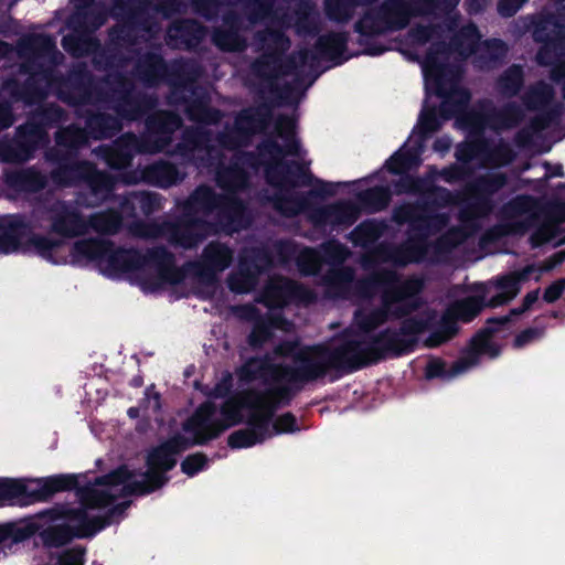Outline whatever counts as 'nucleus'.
Here are the masks:
<instances>
[{"label":"nucleus","mask_w":565,"mask_h":565,"mask_svg":"<svg viewBox=\"0 0 565 565\" xmlns=\"http://www.w3.org/2000/svg\"><path fill=\"white\" fill-rule=\"evenodd\" d=\"M434 320V311H424L402 320L398 329L388 327L376 334L363 337L370 365L386 358H398L413 352L418 343V335L431 328Z\"/></svg>","instance_id":"obj_9"},{"label":"nucleus","mask_w":565,"mask_h":565,"mask_svg":"<svg viewBox=\"0 0 565 565\" xmlns=\"http://www.w3.org/2000/svg\"><path fill=\"white\" fill-rule=\"evenodd\" d=\"M168 71L169 65L163 56L153 51L139 56L134 66L136 77L147 87H156L164 82Z\"/></svg>","instance_id":"obj_39"},{"label":"nucleus","mask_w":565,"mask_h":565,"mask_svg":"<svg viewBox=\"0 0 565 565\" xmlns=\"http://www.w3.org/2000/svg\"><path fill=\"white\" fill-rule=\"evenodd\" d=\"M184 178L185 173L177 164L166 160L154 161L139 170V179L142 182L161 189L177 185Z\"/></svg>","instance_id":"obj_37"},{"label":"nucleus","mask_w":565,"mask_h":565,"mask_svg":"<svg viewBox=\"0 0 565 565\" xmlns=\"http://www.w3.org/2000/svg\"><path fill=\"white\" fill-rule=\"evenodd\" d=\"M534 270V265H526L520 270L501 275L495 279L494 287L514 299L521 290V284L526 281Z\"/></svg>","instance_id":"obj_58"},{"label":"nucleus","mask_w":565,"mask_h":565,"mask_svg":"<svg viewBox=\"0 0 565 565\" xmlns=\"http://www.w3.org/2000/svg\"><path fill=\"white\" fill-rule=\"evenodd\" d=\"M243 383L260 381L264 390L284 385L282 363H274L267 355L248 358L236 371Z\"/></svg>","instance_id":"obj_25"},{"label":"nucleus","mask_w":565,"mask_h":565,"mask_svg":"<svg viewBox=\"0 0 565 565\" xmlns=\"http://www.w3.org/2000/svg\"><path fill=\"white\" fill-rule=\"evenodd\" d=\"M257 38L266 45V57L275 64L281 61L291 46L290 38L281 29L267 28L257 33Z\"/></svg>","instance_id":"obj_48"},{"label":"nucleus","mask_w":565,"mask_h":565,"mask_svg":"<svg viewBox=\"0 0 565 565\" xmlns=\"http://www.w3.org/2000/svg\"><path fill=\"white\" fill-rule=\"evenodd\" d=\"M422 305L423 301L419 295L414 296V298H406V300H402L395 305H388L387 308L381 303V308L373 309L364 315L359 321V326L363 331L370 332L385 323L388 317L403 320L412 317L411 315L417 311Z\"/></svg>","instance_id":"obj_28"},{"label":"nucleus","mask_w":565,"mask_h":565,"mask_svg":"<svg viewBox=\"0 0 565 565\" xmlns=\"http://www.w3.org/2000/svg\"><path fill=\"white\" fill-rule=\"evenodd\" d=\"M135 476L134 471L128 468L126 465H120L116 469L109 471L108 473L98 476L94 480L95 486L99 487H117L122 486L119 495L128 497V495H142L141 493H126V486L134 483L131 481Z\"/></svg>","instance_id":"obj_60"},{"label":"nucleus","mask_w":565,"mask_h":565,"mask_svg":"<svg viewBox=\"0 0 565 565\" xmlns=\"http://www.w3.org/2000/svg\"><path fill=\"white\" fill-rule=\"evenodd\" d=\"M186 437L175 434L156 447H152L146 457L148 470L143 473L145 480H135L134 483L126 486V493L150 494L162 488L168 481L167 472L171 471L177 465V456L193 446H200V439L196 434Z\"/></svg>","instance_id":"obj_10"},{"label":"nucleus","mask_w":565,"mask_h":565,"mask_svg":"<svg viewBox=\"0 0 565 565\" xmlns=\"http://www.w3.org/2000/svg\"><path fill=\"white\" fill-rule=\"evenodd\" d=\"M265 296L273 306H284L291 301L311 302L315 294L305 285L292 279L280 277L265 289Z\"/></svg>","instance_id":"obj_31"},{"label":"nucleus","mask_w":565,"mask_h":565,"mask_svg":"<svg viewBox=\"0 0 565 565\" xmlns=\"http://www.w3.org/2000/svg\"><path fill=\"white\" fill-rule=\"evenodd\" d=\"M525 84L523 66L512 64L507 67L495 79L494 89L501 97L511 99L519 96Z\"/></svg>","instance_id":"obj_46"},{"label":"nucleus","mask_w":565,"mask_h":565,"mask_svg":"<svg viewBox=\"0 0 565 565\" xmlns=\"http://www.w3.org/2000/svg\"><path fill=\"white\" fill-rule=\"evenodd\" d=\"M273 119L271 105L262 104L257 107L243 109L237 114L234 125L246 140L258 134L264 132Z\"/></svg>","instance_id":"obj_41"},{"label":"nucleus","mask_w":565,"mask_h":565,"mask_svg":"<svg viewBox=\"0 0 565 565\" xmlns=\"http://www.w3.org/2000/svg\"><path fill=\"white\" fill-rule=\"evenodd\" d=\"M278 387H270L268 390H258L260 395L256 407L247 408L248 415L244 419L249 430H253L258 438L264 443L267 438L273 436L270 425L275 413L281 408L291 405V401L286 402L277 393Z\"/></svg>","instance_id":"obj_16"},{"label":"nucleus","mask_w":565,"mask_h":565,"mask_svg":"<svg viewBox=\"0 0 565 565\" xmlns=\"http://www.w3.org/2000/svg\"><path fill=\"white\" fill-rule=\"evenodd\" d=\"M85 180L92 194L97 200L104 201L109 199L114 193L116 184L115 178L105 171L96 169L90 163H85Z\"/></svg>","instance_id":"obj_52"},{"label":"nucleus","mask_w":565,"mask_h":565,"mask_svg":"<svg viewBox=\"0 0 565 565\" xmlns=\"http://www.w3.org/2000/svg\"><path fill=\"white\" fill-rule=\"evenodd\" d=\"M238 164L245 169L257 171L264 167L266 182L280 191H289L297 186L316 184V188L307 194L287 195L277 193L274 196V206L282 214L294 216L309 206V198H327L337 194L340 186H347V182H328L316 178L309 168L299 161L284 160L282 146L273 138L263 139L256 147V151H236L233 154Z\"/></svg>","instance_id":"obj_1"},{"label":"nucleus","mask_w":565,"mask_h":565,"mask_svg":"<svg viewBox=\"0 0 565 565\" xmlns=\"http://www.w3.org/2000/svg\"><path fill=\"white\" fill-rule=\"evenodd\" d=\"M486 307L484 299L478 296L467 297L457 301L447 312L456 317V322H471Z\"/></svg>","instance_id":"obj_61"},{"label":"nucleus","mask_w":565,"mask_h":565,"mask_svg":"<svg viewBox=\"0 0 565 565\" xmlns=\"http://www.w3.org/2000/svg\"><path fill=\"white\" fill-rule=\"evenodd\" d=\"M273 119L271 105L262 104L257 107L243 109L237 114L234 125L246 140L258 134L264 132Z\"/></svg>","instance_id":"obj_40"},{"label":"nucleus","mask_w":565,"mask_h":565,"mask_svg":"<svg viewBox=\"0 0 565 565\" xmlns=\"http://www.w3.org/2000/svg\"><path fill=\"white\" fill-rule=\"evenodd\" d=\"M175 104L185 105L184 113L190 121L211 126L218 124L223 114L218 108L210 106V97L203 92H196L189 98L182 95Z\"/></svg>","instance_id":"obj_36"},{"label":"nucleus","mask_w":565,"mask_h":565,"mask_svg":"<svg viewBox=\"0 0 565 565\" xmlns=\"http://www.w3.org/2000/svg\"><path fill=\"white\" fill-rule=\"evenodd\" d=\"M510 324V317H491L487 319L486 326L479 329L470 339L468 348L460 358L465 361L468 369L478 363L480 355L487 354L490 358H497L501 353L499 344L492 341L493 337L503 331Z\"/></svg>","instance_id":"obj_18"},{"label":"nucleus","mask_w":565,"mask_h":565,"mask_svg":"<svg viewBox=\"0 0 565 565\" xmlns=\"http://www.w3.org/2000/svg\"><path fill=\"white\" fill-rule=\"evenodd\" d=\"M449 220L447 213L423 212L419 202L394 206L392 221L398 226L407 224L408 231L406 241L392 249L390 258L399 266L424 263L431 247L428 238L440 233Z\"/></svg>","instance_id":"obj_7"},{"label":"nucleus","mask_w":565,"mask_h":565,"mask_svg":"<svg viewBox=\"0 0 565 565\" xmlns=\"http://www.w3.org/2000/svg\"><path fill=\"white\" fill-rule=\"evenodd\" d=\"M70 483L67 476L18 480L19 505L44 500L56 491L67 489Z\"/></svg>","instance_id":"obj_29"},{"label":"nucleus","mask_w":565,"mask_h":565,"mask_svg":"<svg viewBox=\"0 0 565 565\" xmlns=\"http://www.w3.org/2000/svg\"><path fill=\"white\" fill-rule=\"evenodd\" d=\"M33 534H39L46 546L63 548L52 553L47 565H71V508L56 505L18 523L0 525V552L10 548Z\"/></svg>","instance_id":"obj_5"},{"label":"nucleus","mask_w":565,"mask_h":565,"mask_svg":"<svg viewBox=\"0 0 565 565\" xmlns=\"http://www.w3.org/2000/svg\"><path fill=\"white\" fill-rule=\"evenodd\" d=\"M199 76V67L193 63L175 61L171 66H169L164 82L169 84L171 89L170 103L175 104L185 92L195 94L199 89L196 86Z\"/></svg>","instance_id":"obj_30"},{"label":"nucleus","mask_w":565,"mask_h":565,"mask_svg":"<svg viewBox=\"0 0 565 565\" xmlns=\"http://www.w3.org/2000/svg\"><path fill=\"white\" fill-rule=\"evenodd\" d=\"M444 121L436 106L424 107L418 117L416 134L425 141L441 128Z\"/></svg>","instance_id":"obj_63"},{"label":"nucleus","mask_w":565,"mask_h":565,"mask_svg":"<svg viewBox=\"0 0 565 565\" xmlns=\"http://www.w3.org/2000/svg\"><path fill=\"white\" fill-rule=\"evenodd\" d=\"M554 97L553 86L544 81H539L527 88L521 99L527 110L536 111L551 108Z\"/></svg>","instance_id":"obj_49"},{"label":"nucleus","mask_w":565,"mask_h":565,"mask_svg":"<svg viewBox=\"0 0 565 565\" xmlns=\"http://www.w3.org/2000/svg\"><path fill=\"white\" fill-rule=\"evenodd\" d=\"M330 371L327 344L302 345L295 363H282L284 385L277 386V393L286 402H292L308 384L323 380Z\"/></svg>","instance_id":"obj_11"},{"label":"nucleus","mask_w":565,"mask_h":565,"mask_svg":"<svg viewBox=\"0 0 565 565\" xmlns=\"http://www.w3.org/2000/svg\"><path fill=\"white\" fill-rule=\"evenodd\" d=\"M424 286V280L418 276L413 275L403 279L397 271L381 268L359 279L355 289L361 297L367 299L380 292L381 303L387 308L388 305L420 295Z\"/></svg>","instance_id":"obj_12"},{"label":"nucleus","mask_w":565,"mask_h":565,"mask_svg":"<svg viewBox=\"0 0 565 565\" xmlns=\"http://www.w3.org/2000/svg\"><path fill=\"white\" fill-rule=\"evenodd\" d=\"M362 7L359 0H324L326 17L334 23L344 24L351 21L356 8Z\"/></svg>","instance_id":"obj_57"},{"label":"nucleus","mask_w":565,"mask_h":565,"mask_svg":"<svg viewBox=\"0 0 565 565\" xmlns=\"http://www.w3.org/2000/svg\"><path fill=\"white\" fill-rule=\"evenodd\" d=\"M215 183L226 193L235 194L245 190L249 183V173L232 156L226 164L223 154L216 151Z\"/></svg>","instance_id":"obj_32"},{"label":"nucleus","mask_w":565,"mask_h":565,"mask_svg":"<svg viewBox=\"0 0 565 565\" xmlns=\"http://www.w3.org/2000/svg\"><path fill=\"white\" fill-rule=\"evenodd\" d=\"M467 237L468 235L463 228L459 226L450 227L431 243L433 252L437 257L447 255L462 244Z\"/></svg>","instance_id":"obj_62"},{"label":"nucleus","mask_w":565,"mask_h":565,"mask_svg":"<svg viewBox=\"0 0 565 565\" xmlns=\"http://www.w3.org/2000/svg\"><path fill=\"white\" fill-rule=\"evenodd\" d=\"M392 200V192L388 186L375 185L358 193V201L370 213L385 210Z\"/></svg>","instance_id":"obj_56"},{"label":"nucleus","mask_w":565,"mask_h":565,"mask_svg":"<svg viewBox=\"0 0 565 565\" xmlns=\"http://www.w3.org/2000/svg\"><path fill=\"white\" fill-rule=\"evenodd\" d=\"M51 232L61 238L52 241L34 233L30 223L20 216L0 217V255L36 254L53 264H65L71 254L68 235L71 211L64 203L52 206L49 212Z\"/></svg>","instance_id":"obj_4"},{"label":"nucleus","mask_w":565,"mask_h":565,"mask_svg":"<svg viewBox=\"0 0 565 565\" xmlns=\"http://www.w3.org/2000/svg\"><path fill=\"white\" fill-rule=\"evenodd\" d=\"M83 259L96 263L109 278L143 267L153 268L156 276L142 281V288L151 291L163 285H179L185 279V270L178 268L174 254L166 246H154L141 253L135 248L116 247L109 238L90 237L73 242V265Z\"/></svg>","instance_id":"obj_2"},{"label":"nucleus","mask_w":565,"mask_h":565,"mask_svg":"<svg viewBox=\"0 0 565 565\" xmlns=\"http://www.w3.org/2000/svg\"><path fill=\"white\" fill-rule=\"evenodd\" d=\"M445 89L444 95H436L443 98L439 107V115L444 120H449L452 117L463 113L470 102V93L465 88H458L449 92V79L445 78L443 83Z\"/></svg>","instance_id":"obj_45"},{"label":"nucleus","mask_w":565,"mask_h":565,"mask_svg":"<svg viewBox=\"0 0 565 565\" xmlns=\"http://www.w3.org/2000/svg\"><path fill=\"white\" fill-rule=\"evenodd\" d=\"M360 215L359 207L350 201H340L316 210L313 220L317 223L331 225H353Z\"/></svg>","instance_id":"obj_42"},{"label":"nucleus","mask_w":565,"mask_h":565,"mask_svg":"<svg viewBox=\"0 0 565 565\" xmlns=\"http://www.w3.org/2000/svg\"><path fill=\"white\" fill-rule=\"evenodd\" d=\"M349 33L345 31H329L319 35L313 49L299 50L300 63L313 65L320 60L332 62L334 66L342 65L353 56L363 54L362 51L345 55L348 51Z\"/></svg>","instance_id":"obj_15"},{"label":"nucleus","mask_w":565,"mask_h":565,"mask_svg":"<svg viewBox=\"0 0 565 565\" xmlns=\"http://www.w3.org/2000/svg\"><path fill=\"white\" fill-rule=\"evenodd\" d=\"M565 24L555 15L547 14L539 18L533 24L532 36L534 42L541 43L536 53V62L540 66L553 63V51L562 45V32Z\"/></svg>","instance_id":"obj_22"},{"label":"nucleus","mask_w":565,"mask_h":565,"mask_svg":"<svg viewBox=\"0 0 565 565\" xmlns=\"http://www.w3.org/2000/svg\"><path fill=\"white\" fill-rule=\"evenodd\" d=\"M460 0H384L381 4L367 8L353 25L359 34L358 44L362 53L380 56L387 46L374 41L376 36L402 31L417 17L447 14Z\"/></svg>","instance_id":"obj_3"},{"label":"nucleus","mask_w":565,"mask_h":565,"mask_svg":"<svg viewBox=\"0 0 565 565\" xmlns=\"http://www.w3.org/2000/svg\"><path fill=\"white\" fill-rule=\"evenodd\" d=\"M146 148L141 137L128 131L117 137L111 145L99 146L96 152L110 169L122 170L131 164L135 154L149 153Z\"/></svg>","instance_id":"obj_21"},{"label":"nucleus","mask_w":565,"mask_h":565,"mask_svg":"<svg viewBox=\"0 0 565 565\" xmlns=\"http://www.w3.org/2000/svg\"><path fill=\"white\" fill-rule=\"evenodd\" d=\"M206 28L193 19H179L173 21L167 30L168 44L191 50L196 47L205 38Z\"/></svg>","instance_id":"obj_33"},{"label":"nucleus","mask_w":565,"mask_h":565,"mask_svg":"<svg viewBox=\"0 0 565 565\" xmlns=\"http://www.w3.org/2000/svg\"><path fill=\"white\" fill-rule=\"evenodd\" d=\"M225 198L207 185H199L181 204V207L199 215L200 212L211 214L224 204Z\"/></svg>","instance_id":"obj_44"},{"label":"nucleus","mask_w":565,"mask_h":565,"mask_svg":"<svg viewBox=\"0 0 565 565\" xmlns=\"http://www.w3.org/2000/svg\"><path fill=\"white\" fill-rule=\"evenodd\" d=\"M233 262V250L224 243L210 242L203 249L200 262H186L181 268L196 277L201 282L212 284L217 273L225 270Z\"/></svg>","instance_id":"obj_17"},{"label":"nucleus","mask_w":565,"mask_h":565,"mask_svg":"<svg viewBox=\"0 0 565 565\" xmlns=\"http://www.w3.org/2000/svg\"><path fill=\"white\" fill-rule=\"evenodd\" d=\"M508 184L504 172H490L477 178L468 185V193L475 200L472 210L479 215H488L493 209L492 196Z\"/></svg>","instance_id":"obj_26"},{"label":"nucleus","mask_w":565,"mask_h":565,"mask_svg":"<svg viewBox=\"0 0 565 565\" xmlns=\"http://www.w3.org/2000/svg\"><path fill=\"white\" fill-rule=\"evenodd\" d=\"M260 395L257 388H249L237 397L228 398L220 408L222 419L215 418V405L212 402H204L182 424V429L186 434H196L200 446L207 445L226 429L243 424L242 411L256 407Z\"/></svg>","instance_id":"obj_8"},{"label":"nucleus","mask_w":565,"mask_h":565,"mask_svg":"<svg viewBox=\"0 0 565 565\" xmlns=\"http://www.w3.org/2000/svg\"><path fill=\"white\" fill-rule=\"evenodd\" d=\"M452 52L450 41H436L428 47L424 62L423 71L427 89L433 86L435 95H444L445 89L443 83L445 78H448L451 67L446 63L449 53Z\"/></svg>","instance_id":"obj_24"},{"label":"nucleus","mask_w":565,"mask_h":565,"mask_svg":"<svg viewBox=\"0 0 565 565\" xmlns=\"http://www.w3.org/2000/svg\"><path fill=\"white\" fill-rule=\"evenodd\" d=\"M182 7L181 0H135V7L130 12V29L147 31L150 28V17L148 9L170 18L180 12Z\"/></svg>","instance_id":"obj_34"},{"label":"nucleus","mask_w":565,"mask_h":565,"mask_svg":"<svg viewBox=\"0 0 565 565\" xmlns=\"http://www.w3.org/2000/svg\"><path fill=\"white\" fill-rule=\"evenodd\" d=\"M146 132L141 136L146 151L159 153L172 142L173 134L182 127L181 116L173 110L153 109L145 116Z\"/></svg>","instance_id":"obj_14"},{"label":"nucleus","mask_w":565,"mask_h":565,"mask_svg":"<svg viewBox=\"0 0 565 565\" xmlns=\"http://www.w3.org/2000/svg\"><path fill=\"white\" fill-rule=\"evenodd\" d=\"M481 34L475 23H468L461 26L450 38V46L452 52L458 53L463 57L475 54L479 47Z\"/></svg>","instance_id":"obj_51"},{"label":"nucleus","mask_w":565,"mask_h":565,"mask_svg":"<svg viewBox=\"0 0 565 565\" xmlns=\"http://www.w3.org/2000/svg\"><path fill=\"white\" fill-rule=\"evenodd\" d=\"M92 44L94 45L92 64L96 71L108 72L124 64L125 57L118 47L102 46L97 41Z\"/></svg>","instance_id":"obj_54"},{"label":"nucleus","mask_w":565,"mask_h":565,"mask_svg":"<svg viewBox=\"0 0 565 565\" xmlns=\"http://www.w3.org/2000/svg\"><path fill=\"white\" fill-rule=\"evenodd\" d=\"M46 142V135L40 127L26 125L19 130L14 141H0V159L2 161H24L31 151Z\"/></svg>","instance_id":"obj_27"},{"label":"nucleus","mask_w":565,"mask_h":565,"mask_svg":"<svg viewBox=\"0 0 565 565\" xmlns=\"http://www.w3.org/2000/svg\"><path fill=\"white\" fill-rule=\"evenodd\" d=\"M6 183L17 192H35L45 185V178L34 170H17L7 173Z\"/></svg>","instance_id":"obj_53"},{"label":"nucleus","mask_w":565,"mask_h":565,"mask_svg":"<svg viewBox=\"0 0 565 565\" xmlns=\"http://www.w3.org/2000/svg\"><path fill=\"white\" fill-rule=\"evenodd\" d=\"M419 202L423 212H434L435 209L446 207L456 203V195L445 186L429 183L425 185Z\"/></svg>","instance_id":"obj_55"},{"label":"nucleus","mask_w":565,"mask_h":565,"mask_svg":"<svg viewBox=\"0 0 565 565\" xmlns=\"http://www.w3.org/2000/svg\"><path fill=\"white\" fill-rule=\"evenodd\" d=\"M73 539L92 537L105 527L109 526V522L104 521L102 515L87 516L81 511L73 509Z\"/></svg>","instance_id":"obj_59"},{"label":"nucleus","mask_w":565,"mask_h":565,"mask_svg":"<svg viewBox=\"0 0 565 565\" xmlns=\"http://www.w3.org/2000/svg\"><path fill=\"white\" fill-rule=\"evenodd\" d=\"M332 371L350 374L370 365L362 338L344 335L334 347L327 345Z\"/></svg>","instance_id":"obj_20"},{"label":"nucleus","mask_w":565,"mask_h":565,"mask_svg":"<svg viewBox=\"0 0 565 565\" xmlns=\"http://www.w3.org/2000/svg\"><path fill=\"white\" fill-rule=\"evenodd\" d=\"M426 331H430V333L425 340V345L427 348H438L458 334L459 326L456 322V317L446 311L439 320H437V313H435L434 324Z\"/></svg>","instance_id":"obj_47"},{"label":"nucleus","mask_w":565,"mask_h":565,"mask_svg":"<svg viewBox=\"0 0 565 565\" xmlns=\"http://www.w3.org/2000/svg\"><path fill=\"white\" fill-rule=\"evenodd\" d=\"M75 489L77 490L82 504L87 509L108 508L117 499V495L110 493L108 489H97L94 483L78 488L77 476L73 473V490Z\"/></svg>","instance_id":"obj_50"},{"label":"nucleus","mask_w":565,"mask_h":565,"mask_svg":"<svg viewBox=\"0 0 565 565\" xmlns=\"http://www.w3.org/2000/svg\"><path fill=\"white\" fill-rule=\"evenodd\" d=\"M83 225L99 236H113L122 230L124 217L117 209L109 207L92 213Z\"/></svg>","instance_id":"obj_43"},{"label":"nucleus","mask_w":565,"mask_h":565,"mask_svg":"<svg viewBox=\"0 0 565 565\" xmlns=\"http://www.w3.org/2000/svg\"><path fill=\"white\" fill-rule=\"evenodd\" d=\"M210 223L200 215L181 207V212L173 220L164 222L163 234L177 247L184 249L195 248L209 234Z\"/></svg>","instance_id":"obj_13"},{"label":"nucleus","mask_w":565,"mask_h":565,"mask_svg":"<svg viewBox=\"0 0 565 565\" xmlns=\"http://www.w3.org/2000/svg\"><path fill=\"white\" fill-rule=\"evenodd\" d=\"M253 73L267 83L268 90L276 97L277 104L288 103L295 90L289 83L279 86L277 78L279 76L278 65L274 63L271 57H266V53L255 60L252 64Z\"/></svg>","instance_id":"obj_38"},{"label":"nucleus","mask_w":565,"mask_h":565,"mask_svg":"<svg viewBox=\"0 0 565 565\" xmlns=\"http://www.w3.org/2000/svg\"><path fill=\"white\" fill-rule=\"evenodd\" d=\"M87 137L94 140L110 139L117 136L124 128V120L115 115L99 109H87L84 115Z\"/></svg>","instance_id":"obj_35"},{"label":"nucleus","mask_w":565,"mask_h":565,"mask_svg":"<svg viewBox=\"0 0 565 565\" xmlns=\"http://www.w3.org/2000/svg\"><path fill=\"white\" fill-rule=\"evenodd\" d=\"M84 99L89 105L114 110L128 122L143 119L159 104L154 94L136 90L132 81L119 71L90 81L85 88Z\"/></svg>","instance_id":"obj_6"},{"label":"nucleus","mask_w":565,"mask_h":565,"mask_svg":"<svg viewBox=\"0 0 565 565\" xmlns=\"http://www.w3.org/2000/svg\"><path fill=\"white\" fill-rule=\"evenodd\" d=\"M274 266V259L265 248H256L249 255L241 257L238 274L230 279V288L233 291H247L257 282L259 276Z\"/></svg>","instance_id":"obj_23"},{"label":"nucleus","mask_w":565,"mask_h":565,"mask_svg":"<svg viewBox=\"0 0 565 565\" xmlns=\"http://www.w3.org/2000/svg\"><path fill=\"white\" fill-rule=\"evenodd\" d=\"M524 119V111L516 102H508L499 109L491 108L488 113L467 111L461 122L471 130L482 131L486 126L494 129H511L518 127Z\"/></svg>","instance_id":"obj_19"},{"label":"nucleus","mask_w":565,"mask_h":565,"mask_svg":"<svg viewBox=\"0 0 565 565\" xmlns=\"http://www.w3.org/2000/svg\"><path fill=\"white\" fill-rule=\"evenodd\" d=\"M385 225L376 220H365L358 224L351 235L355 245L375 243L384 233Z\"/></svg>","instance_id":"obj_64"}]
</instances>
